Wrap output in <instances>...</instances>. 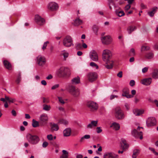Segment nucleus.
Listing matches in <instances>:
<instances>
[{
    "label": "nucleus",
    "mask_w": 158,
    "mask_h": 158,
    "mask_svg": "<svg viewBox=\"0 0 158 158\" xmlns=\"http://www.w3.org/2000/svg\"><path fill=\"white\" fill-rule=\"evenodd\" d=\"M102 59L107 64L106 67L107 69H111L113 66V61L111 60L112 54L111 52L108 49L104 50L102 52Z\"/></svg>",
    "instance_id": "f257e3e1"
},
{
    "label": "nucleus",
    "mask_w": 158,
    "mask_h": 158,
    "mask_svg": "<svg viewBox=\"0 0 158 158\" xmlns=\"http://www.w3.org/2000/svg\"><path fill=\"white\" fill-rule=\"evenodd\" d=\"M57 75L60 77H68L71 74L70 70L68 68L61 67L56 71Z\"/></svg>",
    "instance_id": "f03ea898"
},
{
    "label": "nucleus",
    "mask_w": 158,
    "mask_h": 158,
    "mask_svg": "<svg viewBox=\"0 0 158 158\" xmlns=\"http://www.w3.org/2000/svg\"><path fill=\"white\" fill-rule=\"evenodd\" d=\"M26 137L27 141L33 145L37 144L40 140V138L37 135H32L30 133L27 134Z\"/></svg>",
    "instance_id": "7ed1b4c3"
},
{
    "label": "nucleus",
    "mask_w": 158,
    "mask_h": 158,
    "mask_svg": "<svg viewBox=\"0 0 158 158\" xmlns=\"http://www.w3.org/2000/svg\"><path fill=\"white\" fill-rule=\"evenodd\" d=\"M67 89L70 93L74 97H78L80 95V91L79 90L73 85H69Z\"/></svg>",
    "instance_id": "20e7f679"
},
{
    "label": "nucleus",
    "mask_w": 158,
    "mask_h": 158,
    "mask_svg": "<svg viewBox=\"0 0 158 158\" xmlns=\"http://www.w3.org/2000/svg\"><path fill=\"white\" fill-rule=\"evenodd\" d=\"M73 41L72 37L69 35H67L64 37L63 40V45L66 47H70L73 46Z\"/></svg>",
    "instance_id": "39448f33"
},
{
    "label": "nucleus",
    "mask_w": 158,
    "mask_h": 158,
    "mask_svg": "<svg viewBox=\"0 0 158 158\" xmlns=\"http://www.w3.org/2000/svg\"><path fill=\"white\" fill-rule=\"evenodd\" d=\"M40 125L41 126H44L46 125L48 120V116L46 114H41L39 118Z\"/></svg>",
    "instance_id": "423d86ee"
},
{
    "label": "nucleus",
    "mask_w": 158,
    "mask_h": 158,
    "mask_svg": "<svg viewBox=\"0 0 158 158\" xmlns=\"http://www.w3.org/2000/svg\"><path fill=\"white\" fill-rule=\"evenodd\" d=\"M114 115L115 117L119 119L123 118L124 117V114L123 111L119 107H116L114 110Z\"/></svg>",
    "instance_id": "0eeeda50"
},
{
    "label": "nucleus",
    "mask_w": 158,
    "mask_h": 158,
    "mask_svg": "<svg viewBox=\"0 0 158 158\" xmlns=\"http://www.w3.org/2000/svg\"><path fill=\"white\" fill-rule=\"evenodd\" d=\"M140 127H138L137 130L134 129L131 131L132 135L136 138H139L141 139H143V133L142 131H139Z\"/></svg>",
    "instance_id": "6e6552de"
},
{
    "label": "nucleus",
    "mask_w": 158,
    "mask_h": 158,
    "mask_svg": "<svg viewBox=\"0 0 158 158\" xmlns=\"http://www.w3.org/2000/svg\"><path fill=\"white\" fill-rule=\"evenodd\" d=\"M58 8L59 6L57 3L54 2H49L47 5V9L52 11L56 10Z\"/></svg>",
    "instance_id": "1a4fd4ad"
},
{
    "label": "nucleus",
    "mask_w": 158,
    "mask_h": 158,
    "mask_svg": "<svg viewBox=\"0 0 158 158\" xmlns=\"http://www.w3.org/2000/svg\"><path fill=\"white\" fill-rule=\"evenodd\" d=\"M98 74L95 72H91L87 74V77L89 81L93 82L95 81L98 78Z\"/></svg>",
    "instance_id": "9d476101"
},
{
    "label": "nucleus",
    "mask_w": 158,
    "mask_h": 158,
    "mask_svg": "<svg viewBox=\"0 0 158 158\" xmlns=\"http://www.w3.org/2000/svg\"><path fill=\"white\" fill-rule=\"evenodd\" d=\"M101 40L103 44L108 45L110 44L112 41V39L110 35H106L101 38Z\"/></svg>",
    "instance_id": "9b49d317"
},
{
    "label": "nucleus",
    "mask_w": 158,
    "mask_h": 158,
    "mask_svg": "<svg viewBox=\"0 0 158 158\" xmlns=\"http://www.w3.org/2000/svg\"><path fill=\"white\" fill-rule=\"evenodd\" d=\"M36 58L37 62L39 66H43L46 62V59L44 56L40 55L37 57Z\"/></svg>",
    "instance_id": "f8f14e48"
},
{
    "label": "nucleus",
    "mask_w": 158,
    "mask_h": 158,
    "mask_svg": "<svg viewBox=\"0 0 158 158\" xmlns=\"http://www.w3.org/2000/svg\"><path fill=\"white\" fill-rule=\"evenodd\" d=\"M35 22L39 25H44L45 23V19L38 15H36L35 17Z\"/></svg>",
    "instance_id": "ddd939ff"
},
{
    "label": "nucleus",
    "mask_w": 158,
    "mask_h": 158,
    "mask_svg": "<svg viewBox=\"0 0 158 158\" xmlns=\"http://www.w3.org/2000/svg\"><path fill=\"white\" fill-rule=\"evenodd\" d=\"M103 158H118V156L117 154L112 152H105L103 156Z\"/></svg>",
    "instance_id": "4468645a"
},
{
    "label": "nucleus",
    "mask_w": 158,
    "mask_h": 158,
    "mask_svg": "<svg viewBox=\"0 0 158 158\" xmlns=\"http://www.w3.org/2000/svg\"><path fill=\"white\" fill-rule=\"evenodd\" d=\"M156 123V120L154 117H150L148 118L146 121V124L148 127L154 126Z\"/></svg>",
    "instance_id": "2eb2a0df"
},
{
    "label": "nucleus",
    "mask_w": 158,
    "mask_h": 158,
    "mask_svg": "<svg viewBox=\"0 0 158 158\" xmlns=\"http://www.w3.org/2000/svg\"><path fill=\"white\" fill-rule=\"evenodd\" d=\"M89 57L93 61H97L98 60V56L96 51L94 50H91L89 53Z\"/></svg>",
    "instance_id": "dca6fc26"
},
{
    "label": "nucleus",
    "mask_w": 158,
    "mask_h": 158,
    "mask_svg": "<svg viewBox=\"0 0 158 158\" xmlns=\"http://www.w3.org/2000/svg\"><path fill=\"white\" fill-rule=\"evenodd\" d=\"M88 106L91 110H96L98 107L97 104L92 101H89L88 102L87 104Z\"/></svg>",
    "instance_id": "f3484780"
},
{
    "label": "nucleus",
    "mask_w": 158,
    "mask_h": 158,
    "mask_svg": "<svg viewBox=\"0 0 158 158\" xmlns=\"http://www.w3.org/2000/svg\"><path fill=\"white\" fill-rule=\"evenodd\" d=\"M98 123V120H93L87 125V127L89 128H92L96 127L97 126Z\"/></svg>",
    "instance_id": "a211bd4d"
},
{
    "label": "nucleus",
    "mask_w": 158,
    "mask_h": 158,
    "mask_svg": "<svg viewBox=\"0 0 158 158\" xmlns=\"http://www.w3.org/2000/svg\"><path fill=\"white\" fill-rule=\"evenodd\" d=\"M152 82V78H151L143 79L142 81V83L146 85H148L150 84Z\"/></svg>",
    "instance_id": "6ab92c4d"
},
{
    "label": "nucleus",
    "mask_w": 158,
    "mask_h": 158,
    "mask_svg": "<svg viewBox=\"0 0 158 158\" xmlns=\"http://www.w3.org/2000/svg\"><path fill=\"white\" fill-rule=\"evenodd\" d=\"M122 96H125L127 98H130L133 97V96L129 94V91L127 89L126 90L125 89L123 90V92L122 94Z\"/></svg>",
    "instance_id": "aec40b11"
},
{
    "label": "nucleus",
    "mask_w": 158,
    "mask_h": 158,
    "mask_svg": "<svg viewBox=\"0 0 158 158\" xmlns=\"http://www.w3.org/2000/svg\"><path fill=\"white\" fill-rule=\"evenodd\" d=\"M3 63L5 67L8 70L11 69V65L10 63L6 60H4L3 62Z\"/></svg>",
    "instance_id": "412c9836"
},
{
    "label": "nucleus",
    "mask_w": 158,
    "mask_h": 158,
    "mask_svg": "<svg viewBox=\"0 0 158 158\" xmlns=\"http://www.w3.org/2000/svg\"><path fill=\"white\" fill-rule=\"evenodd\" d=\"M71 131V129L69 128L65 129L63 131L64 136H70Z\"/></svg>",
    "instance_id": "4be33fe9"
},
{
    "label": "nucleus",
    "mask_w": 158,
    "mask_h": 158,
    "mask_svg": "<svg viewBox=\"0 0 158 158\" xmlns=\"http://www.w3.org/2000/svg\"><path fill=\"white\" fill-rule=\"evenodd\" d=\"M82 23V21L80 19L79 17H77L74 20V25L75 26H77L81 25Z\"/></svg>",
    "instance_id": "5701e85b"
},
{
    "label": "nucleus",
    "mask_w": 158,
    "mask_h": 158,
    "mask_svg": "<svg viewBox=\"0 0 158 158\" xmlns=\"http://www.w3.org/2000/svg\"><path fill=\"white\" fill-rule=\"evenodd\" d=\"M133 112L136 116H139L142 114L143 112V111L137 109H134L133 110Z\"/></svg>",
    "instance_id": "b1692460"
},
{
    "label": "nucleus",
    "mask_w": 158,
    "mask_h": 158,
    "mask_svg": "<svg viewBox=\"0 0 158 158\" xmlns=\"http://www.w3.org/2000/svg\"><path fill=\"white\" fill-rule=\"evenodd\" d=\"M59 128V126L57 124L54 123L52 124L51 126V130L52 131H57L58 130Z\"/></svg>",
    "instance_id": "393cba45"
},
{
    "label": "nucleus",
    "mask_w": 158,
    "mask_h": 158,
    "mask_svg": "<svg viewBox=\"0 0 158 158\" xmlns=\"http://www.w3.org/2000/svg\"><path fill=\"white\" fill-rule=\"evenodd\" d=\"M157 7L156 6L153 8L152 10L148 13V15L151 17L154 16V14L156 13L157 10Z\"/></svg>",
    "instance_id": "a878e982"
},
{
    "label": "nucleus",
    "mask_w": 158,
    "mask_h": 158,
    "mask_svg": "<svg viewBox=\"0 0 158 158\" xmlns=\"http://www.w3.org/2000/svg\"><path fill=\"white\" fill-rule=\"evenodd\" d=\"M154 56V54L152 52H149L147 53L145 55V57L147 59H151Z\"/></svg>",
    "instance_id": "bb28decb"
},
{
    "label": "nucleus",
    "mask_w": 158,
    "mask_h": 158,
    "mask_svg": "<svg viewBox=\"0 0 158 158\" xmlns=\"http://www.w3.org/2000/svg\"><path fill=\"white\" fill-rule=\"evenodd\" d=\"M80 77H77L73 78L72 80V83L73 84H77L80 83Z\"/></svg>",
    "instance_id": "cd10ccee"
},
{
    "label": "nucleus",
    "mask_w": 158,
    "mask_h": 158,
    "mask_svg": "<svg viewBox=\"0 0 158 158\" xmlns=\"http://www.w3.org/2000/svg\"><path fill=\"white\" fill-rule=\"evenodd\" d=\"M62 154L60 158H68V152L65 150H63L62 151Z\"/></svg>",
    "instance_id": "c85d7f7f"
},
{
    "label": "nucleus",
    "mask_w": 158,
    "mask_h": 158,
    "mask_svg": "<svg viewBox=\"0 0 158 158\" xmlns=\"http://www.w3.org/2000/svg\"><path fill=\"white\" fill-rule=\"evenodd\" d=\"M152 77L155 79H158V70L155 69L152 73Z\"/></svg>",
    "instance_id": "c756f323"
},
{
    "label": "nucleus",
    "mask_w": 158,
    "mask_h": 158,
    "mask_svg": "<svg viewBox=\"0 0 158 158\" xmlns=\"http://www.w3.org/2000/svg\"><path fill=\"white\" fill-rule=\"evenodd\" d=\"M122 143H121V146L123 148V150L127 148H128V146L126 143L125 140L123 139L122 140Z\"/></svg>",
    "instance_id": "7c9ffc66"
},
{
    "label": "nucleus",
    "mask_w": 158,
    "mask_h": 158,
    "mask_svg": "<svg viewBox=\"0 0 158 158\" xmlns=\"http://www.w3.org/2000/svg\"><path fill=\"white\" fill-rule=\"evenodd\" d=\"M111 127L116 130H118L120 128L119 124L116 123H113L112 124Z\"/></svg>",
    "instance_id": "2f4dec72"
},
{
    "label": "nucleus",
    "mask_w": 158,
    "mask_h": 158,
    "mask_svg": "<svg viewBox=\"0 0 158 158\" xmlns=\"http://www.w3.org/2000/svg\"><path fill=\"white\" fill-rule=\"evenodd\" d=\"M61 55L63 56L64 60H66V58L68 57L69 54L68 52L64 50L61 51Z\"/></svg>",
    "instance_id": "473e14b6"
},
{
    "label": "nucleus",
    "mask_w": 158,
    "mask_h": 158,
    "mask_svg": "<svg viewBox=\"0 0 158 158\" xmlns=\"http://www.w3.org/2000/svg\"><path fill=\"white\" fill-rule=\"evenodd\" d=\"M136 29L135 26H131L128 27L127 28V31L129 34H130L134 31Z\"/></svg>",
    "instance_id": "72a5a7b5"
},
{
    "label": "nucleus",
    "mask_w": 158,
    "mask_h": 158,
    "mask_svg": "<svg viewBox=\"0 0 158 158\" xmlns=\"http://www.w3.org/2000/svg\"><path fill=\"white\" fill-rule=\"evenodd\" d=\"M92 29L94 33L96 35H98V31L99 30L98 27L96 25H94L92 27Z\"/></svg>",
    "instance_id": "f704fd0d"
},
{
    "label": "nucleus",
    "mask_w": 158,
    "mask_h": 158,
    "mask_svg": "<svg viewBox=\"0 0 158 158\" xmlns=\"http://www.w3.org/2000/svg\"><path fill=\"white\" fill-rule=\"evenodd\" d=\"M39 122L33 119L32 120V126L34 127H36L39 126Z\"/></svg>",
    "instance_id": "c9c22d12"
},
{
    "label": "nucleus",
    "mask_w": 158,
    "mask_h": 158,
    "mask_svg": "<svg viewBox=\"0 0 158 158\" xmlns=\"http://www.w3.org/2000/svg\"><path fill=\"white\" fill-rule=\"evenodd\" d=\"M139 153V150L138 149H135L134 150L132 156L133 158H136Z\"/></svg>",
    "instance_id": "e433bc0d"
},
{
    "label": "nucleus",
    "mask_w": 158,
    "mask_h": 158,
    "mask_svg": "<svg viewBox=\"0 0 158 158\" xmlns=\"http://www.w3.org/2000/svg\"><path fill=\"white\" fill-rule=\"evenodd\" d=\"M90 136L89 135H85L84 136L82 137L80 140V142H82L84 139H88L90 138Z\"/></svg>",
    "instance_id": "4c0bfd02"
},
{
    "label": "nucleus",
    "mask_w": 158,
    "mask_h": 158,
    "mask_svg": "<svg viewBox=\"0 0 158 158\" xmlns=\"http://www.w3.org/2000/svg\"><path fill=\"white\" fill-rule=\"evenodd\" d=\"M43 109L46 111H49L51 109V106L50 105L44 104L43 105Z\"/></svg>",
    "instance_id": "58836bf2"
},
{
    "label": "nucleus",
    "mask_w": 158,
    "mask_h": 158,
    "mask_svg": "<svg viewBox=\"0 0 158 158\" xmlns=\"http://www.w3.org/2000/svg\"><path fill=\"white\" fill-rule=\"evenodd\" d=\"M116 13L119 17H121L124 15L125 14L124 12L123 11H118L116 10Z\"/></svg>",
    "instance_id": "ea45409f"
},
{
    "label": "nucleus",
    "mask_w": 158,
    "mask_h": 158,
    "mask_svg": "<svg viewBox=\"0 0 158 158\" xmlns=\"http://www.w3.org/2000/svg\"><path fill=\"white\" fill-rule=\"evenodd\" d=\"M150 47L149 46H142L141 49V51L148 50L150 49Z\"/></svg>",
    "instance_id": "a19ab883"
},
{
    "label": "nucleus",
    "mask_w": 158,
    "mask_h": 158,
    "mask_svg": "<svg viewBox=\"0 0 158 158\" xmlns=\"http://www.w3.org/2000/svg\"><path fill=\"white\" fill-rule=\"evenodd\" d=\"M59 123L60 124H62L64 125H67L68 123L67 121L64 119H61L59 120Z\"/></svg>",
    "instance_id": "79ce46f5"
},
{
    "label": "nucleus",
    "mask_w": 158,
    "mask_h": 158,
    "mask_svg": "<svg viewBox=\"0 0 158 158\" xmlns=\"http://www.w3.org/2000/svg\"><path fill=\"white\" fill-rule=\"evenodd\" d=\"M5 98L6 99V100L8 101V102L9 103L13 102L14 100H15V99H13L11 98H10L9 97L6 96L5 97Z\"/></svg>",
    "instance_id": "37998d69"
},
{
    "label": "nucleus",
    "mask_w": 158,
    "mask_h": 158,
    "mask_svg": "<svg viewBox=\"0 0 158 158\" xmlns=\"http://www.w3.org/2000/svg\"><path fill=\"white\" fill-rule=\"evenodd\" d=\"M90 65L91 66L96 68V69H97L98 68V65L95 63L93 62H91L90 64Z\"/></svg>",
    "instance_id": "c03bdc74"
},
{
    "label": "nucleus",
    "mask_w": 158,
    "mask_h": 158,
    "mask_svg": "<svg viewBox=\"0 0 158 158\" xmlns=\"http://www.w3.org/2000/svg\"><path fill=\"white\" fill-rule=\"evenodd\" d=\"M49 43V42L48 41L44 42V44L43 45L42 47V49L44 50L46 48V47L47 46L48 44Z\"/></svg>",
    "instance_id": "a18cd8bd"
},
{
    "label": "nucleus",
    "mask_w": 158,
    "mask_h": 158,
    "mask_svg": "<svg viewBox=\"0 0 158 158\" xmlns=\"http://www.w3.org/2000/svg\"><path fill=\"white\" fill-rule=\"evenodd\" d=\"M76 48L78 49H81L82 48V44L80 43H78L76 44Z\"/></svg>",
    "instance_id": "49530a36"
},
{
    "label": "nucleus",
    "mask_w": 158,
    "mask_h": 158,
    "mask_svg": "<svg viewBox=\"0 0 158 158\" xmlns=\"http://www.w3.org/2000/svg\"><path fill=\"white\" fill-rule=\"evenodd\" d=\"M135 51L133 48H131L130 52V55L131 56H133L135 55Z\"/></svg>",
    "instance_id": "de8ad7c7"
},
{
    "label": "nucleus",
    "mask_w": 158,
    "mask_h": 158,
    "mask_svg": "<svg viewBox=\"0 0 158 158\" xmlns=\"http://www.w3.org/2000/svg\"><path fill=\"white\" fill-rule=\"evenodd\" d=\"M42 98L43 99V103H48L49 102V100L48 98L43 97Z\"/></svg>",
    "instance_id": "09e8293b"
},
{
    "label": "nucleus",
    "mask_w": 158,
    "mask_h": 158,
    "mask_svg": "<svg viewBox=\"0 0 158 158\" xmlns=\"http://www.w3.org/2000/svg\"><path fill=\"white\" fill-rule=\"evenodd\" d=\"M58 98L59 101L60 103L62 104H64L65 103V102L62 98L58 97Z\"/></svg>",
    "instance_id": "8fccbe9b"
},
{
    "label": "nucleus",
    "mask_w": 158,
    "mask_h": 158,
    "mask_svg": "<svg viewBox=\"0 0 158 158\" xmlns=\"http://www.w3.org/2000/svg\"><path fill=\"white\" fill-rule=\"evenodd\" d=\"M21 81V75H19L17 77V79L16 80V82L17 84H19Z\"/></svg>",
    "instance_id": "3c124183"
},
{
    "label": "nucleus",
    "mask_w": 158,
    "mask_h": 158,
    "mask_svg": "<svg viewBox=\"0 0 158 158\" xmlns=\"http://www.w3.org/2000/svg\"><path fill=\"white\" fill-rule=\"evenodd\" d=\"M47 138L49 140H52L53 139L52 135L51 134L48 135L47 136Z\"/></svg>",
    "instance_id": "603ef678"
},
{
    "label": "nucleus",
    "mask_w": 158,
    "mask_h": 158,
    "mask_svg": "<svg viewBox=\"0 0 158 158\" xmlns=\"http://www.w3.org/2000/svg\"><path fill=\"white\" fill-rule=\"evenodd\" d=\"M58 109L61 112L65 113V110H64V109L61 106H59L58 107Z\"/></svg>",
    "instance_id": "864d4df0"
},
{
    "label": "nucleus",
    "mask_w": 158,
    "mask_h": 158,
    "mask_svg": "<svg viewBox=\"0 0 158 158\" xmlns=\"http://www.w3.org/2000/svg\"><path fill=\"white\" fill-rule=\"evenodd\" d=\"M131 6L130 4L127 5L125 7V10L126 11H127L130 8Z\"/></svg>",
    "instance_id": "5fc2aeb1"
},
{
    "label": "nucleus",
    "mask_w": 158,
    "mask_h": 158,
    "mask_svg": "<svg viewBox=\"0 0 158 158\" xmlns=\"http://www.w3.org/2000/svg\"><path fill=\"white\" fill-rule=\"evenodd\" d=\"M48 142L45 141L43 143L42 146L44 148H46L48 146Z\"/></svg>",
    "instance_id": "6e6d98bb"
},
{
    "label": "nucleus",
    "mask_w": 158,
    "mask_h": 158,
    "mask_svg": "<svg viewBox=\"0 0 158 158\" xmlns=\"http://www.w3.org/2000/svg\"><path fill=\"white\" fill-rule=\"evenodd\" d=\"M97 132L98 133H100L102 132V130L100 127H97L96 128Z\"/></svg>",
    "instance_id": "4d7b16f0"
},
{
    "label": "nucleus",
    "mask_w": 158,
    "mask_h": 158,
    "mask_svg": "<svg viewBox=\"0 0 158 158\" xmlns=\"http://www.w3.org/2000/svg\"><path fill=\"white\" fill-rule=\"evenodd\" d=\"M148 69V67H145L143 68L142 69V73H143L146 72Z\"/></svg>",
    "instance_id": "13d9d810"
},
{
    "label": "nucleus",
    "mask_w": 158,
    "mask_h": 158,
    "mask_svg": "<svg viewBox=\"0 0 158 158\" xmlns=\"http://www.w3.org/2000/svg\"><path fill=\"white\" fill-rule=\"evenodd\" d=\"M123 73L122 71L119 72L117 74V76L118 77L121 78L122 77Z\"/></svg>",
    "instance_id": "bf43d9fd"
},
{
    "label": "nucleus",
    "mask_w": 158,
    "mask_h": 158,
    "mask_svg": "<svg viewBox=\"0 0 158 158\" xmlns=\"http://www.w3.org/2000/svg\"><path fill=\"white\" fill-rule=\"evenodd\" d=\"M53 78L51 74H49L48 76L46 77V79L47 80H50L52 79Z\"/></svg>",
    "instance_id": "052dcab7"
},
{
    "label": "nucleus",
    "mask_w": 158,
    "mask_h": 158,
    "mask_svg": "<svg viewBox=\"0 0 158 158\" xmlns=\"http://www.w3.org/2000/svg\"><path fill=\"white\" fill-rule=\"evenodd\" d=\"M59 86V85H58V84L55 85L53 86L52 87L51 89H56V88H57Z\"/></svg>",
    "instance_id": "680f3d73"
},
{
    "label": "nucleus",
    "mask_w": 158,
    "mask_h": 158,
    "mask_svg": "<svg viewBox=\"0 0 158 158\" xmlns=\"http://www.w3.org/2000/svg\"><path fill=\"white\" fill-rule=\"evenodd\" d=\"M130 85L131 86H133L135 85V82L134 80H131V81L130 83Z\"/></svg>",
    "instance_id": "e2e57ef3"
},
{
    "label": "nucleus",
    "mask_w": 158,
    "mask_h": 158,
    "mask_svg": "<svg viewBox=\"0 0 158 158\" xmlns=\"http://www.w3.org/2000/svg\"><path fill=\"white\" fill-rule=\"evenodd\" d=\"M11 113L12 115L14 116H16L17 114L16 111L15 110H12L11 111Z\"/></svg>",
    "instance_id": "0e129e2a"
},
{
    "label": "nucleus",
    "mask_w": 158,
    "mask_h": 158,
    "mask_svg": "<svg viewBox=\"0 0 158 158\" xmlns=\"http://www.w3.org/2000/svg\"><path fill=\"white\" fill-rule=\"evenodd\" d=\"M41 83L42 85H47V82L45 80H42L41 81Z\"/></svg>",
    "instance_id": "69168bd1"
},
{
    "label": "nucleus",
    "mask_w": 158,
    "mask_h": 158,
    "mask_svg": "<svg viewBox=\"0 0 158 158\" xmlns=\"http://www.w3.org/2000/svg\"><path fill=\"white\" fill-rule=\"evenodd\" d=\"M118 96L116 95H111L110 96V100H112L114 98H117Z\"/></svg>",
    "instance_id": "338daca9"
},
{
    "label": "nucleus",
    "mask_w": 158,
    "mask_h": 158,
    "mask_svg": "<svg viewBox=\"0 0 158 158\" xmlns=\"http://www.w3.org/2000/svg\"><path fill=\"white\" fill-rule=\"evenodd\" d=\"M141 8L143 9H146L147 8L146 6L143 3L141 4Z\"/></svg>",
    "instance_id": "774afa93"
}]
</instances>
